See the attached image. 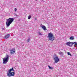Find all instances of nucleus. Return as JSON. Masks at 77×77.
Segmentation results:
<instances>
[{"label":"nucleus","instance_id":"nucleus-1","mask_svg":"<svg viewBox=\"0 0 77 77\" xmlns=\"http://www.w3.org/2000/svg\"><path fill=\"white\" fill-rule=\"evenodd\" d=\"M14 18H10L7 20L6 24L7 27H9V26L11 24V23L14 21Z\"/></svg>","mask_w":77,"mask_h":77},{"label":"nucleus","instance_id":"nucleus-2","mask_svg":"<svg viewBox=\"0 0 77 77\" xmlns=\"http://www.w3.org/2000/svg\"><path fill=\"white\" fill-rule=\"evenodd\" d=\"M48 38L49 41H54L55 37L54 36V35L51 32H50L48 33Z\"/></svg>","mask_w":77,"mask_h":77},{"label":"nucleus","instance_id":"nucleus-3","mask_svg":"<svg viewBox=\"0 0 77 77\" xmlns=\"http://www.w3.org/2000/svg\"><path fill=\"white\" fill-rule=\"evenodd\" d=\"M9 56L7 54L6 55V57L3 59V63L6 64V63H8V60H9Z\"/></svg>","mask_w":77,"mask_h":77},{"label":"nucleus","instance_id":"nucleus-4","mask_svg":"<svg viewBox=\"0 0 77 77\" xmlns=\"http://www.w3.org/2000/svg\"><path fill=\"white\" fill-rule=\"evenodd\" d=\"M15 75V73L14 72H11L10 73H7V76L8 77H11V76H14Z\"/></svg>","mask_w":77,"mask_h":77},{"label":"nucleus","instance_id":"nucleus-5","mask_svg":"<svg viewBox=\"0 0 77 77\" xmlns=\"http://www.w3.org/2000/svg\"><path fill=\"white\" fill-rule=\"evenodd\" d=\"M54 60L55 61V63H57L59 61V59L58 57H56L54 58Z\"/></svg>","mask_w":77,"mask_h":77},{"label":"nucleus","instance_id":"nucleus-6","mask_svg":"<svg viewBox=\"0 0 77 77\" xmlns=\"http://www.w3.org/2000/svg\"><path fill=\"white\" fill-rule=\"evenodd\" d=\"M66 44V45H68V46H69L70 47L72 46V42H67Z\"/></svg>","mask_w":77,"mask_h":77},{"label":"nucleus","instance_id":"nucleus-7","mask_svg":"<svg viewBox=\"0 0 77 77\" xmlns=\"http://www.w3.org/2000/svg\"><path fill=\"white\" fill-rule=\"evenodd\" d=\"M10 52L11 54H13L15 52V49L14 48L11 49L10 51Z\"/></svg>","mask_w":77,"mask_h":77},{"label":"nucleus","instance_id":"nucleus-8","mask_svg":"<svg viewBox=\"0 0 77 77\" xmlns=\"http://www.w3.org/2000/svg\"><path fill=\"white\" fill-rule=\"evenodd\" d=\"M41 27L42 28V29H43V30H47V28H46L45 26L44 25H43L41 26Z\"/></svg>","mask_w":77,"mask_h":77},{"label":"nucleus","instance_id":"nucleus-9","mask_svg":"<svg viewBox=\"0 0 77 77\" xmlns=\"http://www.w3.org/2000/svg\"><path fill=\"white\" fill-rule=\"evenodd\" d=\"M10 36V34H7L6 35H5V38H6V39H8V38H9Z\"/></svg>","mask_w":77,"mask_h":77},{"label":"nucleus","instance_id":"nucleus-10","mask_svg":"<svg viewBox=\"0 0 77 77\" xmlns=\"http://www.w3.org/2000/svg\"><path fill=\"white\" fill-rule=\"evenodd\" d=\"M14 71V68H12V69H11L9 70V73H8V74H11V71Z\"/></svg>","mask_w":77,"mask_h":77},{"label":"nucleus","instance_id":"nucleus-11","mask_svg":"<svg viewBox=\"0 0 77 77\" xmlns=\"http://www.w3.org/2000/svg\"><path fill=\"white\" fill-rule=\"evenodd\" d=\"M75 44L74 46L75 47H77V43L76 42H72V46L73 44Z\"/></svg>","mask_w":77,"mask_h":77},{"label":"nucleus","instance_id":"nucleus-12","mask_svg":"<svg viewBox=\"0 0 77 77\" xmlns=\"http://www.w3.org/2000/svg\"><path fill=\"white\" fill-rule=\"evenodd\" d=\"M63 52H60L59 53V54L61 56H63Z\"/></svg>","mask_w":77,"mask_h":77},{"label":"nucleus","instance_id":"nucleus-13","mask_svg":"<svg viewBox=\"0 0 77 77\" xmlns=\"http://www.w3.org/2000/svg\"><path fill=\"white\" fill-rule=\"evenodd\" d=\"M74 37L73 36H71L69 38V39H70V40H74Z\"/></svg>","mask_w":77,"mask_h":77},{"label":"nucleus","instance_id":"nucleus-14","mask_svg":"<svg viewBox=\"0 0 77 77\" xmlns=\"http://www.w3.org/2000/svg\"><path fill=\"white\" fill-rule=\"evenodd\" d=\"M48 67H49V69H53V67H50L49 66H48Z\"/></svg>","mask_w":77,"mask_h":77},{"label":"nucleus","instance_id":"nucleus-15","mask_svg":"<svg viewBox=\"0 0 77 77\" xmlns=\"http://www.w3.org/2000/svg\"><path fill=\"white\" fill-rule=\"evenodd\" d=\"M38 33L39 35H42V34L40 32H38Z\"/></svg>","mask_w":77,"mask_h":77},{"label":"nucleus","instance_id":"nucleus-16","mask_svg":"<svg viewBox=\"0 0 77 77\" xmlns=\"http://www.w3.org/2000/svg\"><path fill=\"white\" fill-rule=\"evenodd\" d=\"M30 41V38H28V39H27V40H26L27 42H29V41Z\"/></svg>","mask_w":77,"mask_h":77},{"label":"nucleus","instance_id":"nucleus-17","mask_svg":"<svg viewBox=\"0 0 77 77\" xmlns=\"http://www.w3.org/2000/svg\"><path fill=\"white\" fill-rule=\"evenodd\" d=\"M31 18V16L30 15H29L28 17V19H30Z\"/></svg>","mask_w":77,"mask_h":77},{"label":"nucleus","instance_id":"nucleus-18","mask_svg":"<svg viewBox=\"0 0 77 77\" xmlns=\"http://www.w3.org/2000/svg\"><path fill=\"white\" fill-rule=\"evenodd\" d=\"M67 54L68 55H69V56H71L72 55H71V54H70V53L68 52L67 53Z\"/></svg>","mask_w":77,"mask_h":77},{"label":"nucleus","instance_id":"nucleus-19","mask_svg":"<svg viewBox=\"0 0 77 77\" xmlns=\"http://www.w3.org/2000/svg\"><path fill=\"white\" fill-rule=\"evenodd\" d=\"M17 8H15L14 9V11L15 12H17Z\"/></svg>","mask_w":77,"mask_h":77},{"label":"nucleus","instance_id":"nucleus-20","mask_svg":"<svg viewBox=\"0 0 77 77\" xmlns=\"http://www.w3.org/2000/svg\"><path fill=\"white\" fill-rule=\"evenodd\" d=\"M2 30H5V28H2Z\"/></svg>","mask_w":77,"mask_h":77},{"label":"nucleus","instance_id":"nucleus-21","mask_svg":"<svg viewBox=\"0 0 77 77\" xmlns=\"http://www.w3.org/2000/svg\"><path fill=\"white\" fill-rule=\"evenodd\" d=\"M15 16H17V14H15Z\"/></svg>","mask_w":77,"mask_h":77},{"label":"nucleus","instance_id":"nucleus-22","mask_svg":"<svg viewBox=\"0 0 77 77\" xmlns=\"http://www.w3.org/2000/svg\"><path fill=\"white\" fill-rule=\"evenodd\" d=\"M35 20H36V18H35Z\"/></svg>","mask_w":77,"mask_h":77},{"label":"nucleus","instance_id":"nucleus-23","mask_svg":"<svg viewBox=\"0 0 77 77\" xmlns=\"http://www.w3.org/2000/svg\"><path fill=\"white\" fill-rule=\"evenodd\" d=\"M43 2H45V1H44Z\"/></svg>","mask_w":77,"mask_h":77}]
</instances>
